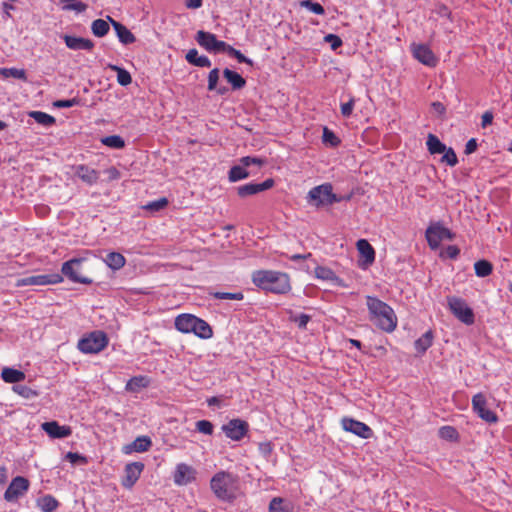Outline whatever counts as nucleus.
<instances>
[{
  "label": "nucleus",
  "mask_w": 512,
  "mask_h": 512,
  "mask_svg": "<svg viewBox=\"0 0 512 512\" xmlns=\"http://www.w3.org/2000/svg\"><path fill=\"white\" fill-rule=\"evenodd\" d=\"M167 205H168V199L165 197H161L155 201H151V202L147 203L144 206V209L152 211V212H157V211L164 209Z\"/></svg>",
  "instance_id": "49"
},
{
  "label": "nucleus",
  "mask_w": 512,
  "mask_h": 512,
  "mask_svg": "<svg viewBox=\"0 0 512 512\" xmlns=\"http://www.w3.org/2000/svg\"><path fill=\"white\" fill-rule=\"evenodd\" d=\"M7 480V469L4 466H0V485L4 484Z\"/></svg>",
  "instance_id": "64"
},
{
  "label": "nucleus",
  "mask_w": 512,
  "mask_h": 512,
  "mask_svg": "<svg viewBox=\"0 0 512 512\" xmlns=\"http://www.w3.org/2000/svg\"><path fill=\"white\" fill-rule=\"evenodd\" d=\"M221 429L227 438L233 441H240L247 435L249 424L245 420L236 418L228 421Z\"/></svg>",
  "instance_id": "11"
},
{
  "label": "nucleus",
  "mask_w": 512,
  "mask_h": 512,
  "mask_svg": "<svg viewBox=\"0 0 512 512\" xmlns=\"http://www.w3.org/2000/svg\"><path fill=\"white\" fill-rule=\"evenodd\" d=\"M36 504L42 512H54L59 506L58 500L49 494L38 498Z\"/></svg>",
  "instance_id": "30"
},
{
  "label": "nucleus",
  "mask_w": 512,
  "mask_h": 512,
  "mask_svg": "<svg viewBox=\"0 0 512 512\" xmlns=\"http://www.w3.org/2000/svg\"><path fill=\"white\" fill-rule=\"evenodd\" d=\"M439 437L445 440L455 441L458 439V432L452 426H442L439 429Z\"/></svg>",
  "instance_id": "44"
},
{
  "label": "nucleus",
  "mask_w": 512,
  "mask_h": 512,
  "mask_svg": "<svg viewBox=\"0 0 512 512\" xmlns=\"http://www.w3.org/2000/svg\"><path fill=\"white\" fill-rule=\"evenodd\" d=\"M175 328L184 334L193 333L201 339L213 336L211 326L203 319L192 314H180L175 318Z\"/></svg>",
  "instance_id": "4"
},
{
  "label": "nucleus",
  "mask_w": 512,
  "mask_h": 512,
  "mask_svg": "<svg viewBox=\"0 0 512 512\" xmlns=\"http://www.w3.org/2000/svg\"><path fill=\"white\" fill-rule=\"evenodd\" d=\"M144 464L142 462H131L124 467V476L121 479V485L131 490L136 482L139 480L143 470Z\"/></svg>",
  "instance_id": "14"
},
{
  "label": "nucleus",
  "mask_w": 512,
  "mask_h": 512,
  "mask_svg": "<svg viewBox=\"0 0 512 512\" xmlns=\"http://www.w3.org/2000/svg\"><path fill=\"white\" fill-rule=\"evenodd\" d=\"M460 253V249L455 245H450L445 249V254L450 259H455Z\"/></svg>",
  "instance_id": "59"
},
{
  "label": "nucleus",
  "mask_w": 512,
  "mask_h": 512,
  "mask_svg": "<svg viewBox=\"0 0 512 512\" xmlns=\"http://www.w3.org/2000/svg\"><path fill=\"white\" fill-rule=\"evenodd\" d=\"M152 445V441L148 436H139L132 443L126 445L123 448V452L125 454H130L132 452H146L150 449Z\"/></svg>",
  "instance_id": "25"
},
{
  "label": "nucleus",
  "mask_w": 512,
  "mask_h": 512,
  "mask_svg": "<svg viewBox=\"0 0 512 512\" xmlns=\"http://www.w3.org/2000/svg\"><path fill=\"white\" fill-rule=\"evenodd\" d=\"M240 162L244 167H249L252 164L261 166L264 164L265 161L261 158L245 156L240 159Z\"/></svg>",
  "instance_id": "57"
},
{
  "label": "nucleus",
  "mask_w": 512,
  "mask_h": 512,
  "mask_svg": "<svg viewBox=\"0 0 512 512\" xmlns=\"http://www.w3.org/2000/svg\"><path fill=\"white\" fill-rule=\"evenodd\" d=\"M210 488L216 498L231 503L239 495V478L233 473L219 471L211 478Z\"/></svg>",
  "instance_id": "2"
},
{
  "label": "nucleus",
  "mask_w": 512,
  "mask_h": 512,
  "mask_svg": "<svg viewBox=\"0 0 512 512\" xmlns=\"http://www.w3.org/2000/svg\"><path fill=\"white\" fill-rule=\"evenodd\" d=\"M212 296L216 299L221 300H237L240 301L244 298V295L242 292H215L212 293Z\"/></svg>",
  "instance_id": "50"
},
{
  "label": "nucleus",
  "mask_w": 512,
  "mask_h": 512,
  "mask_svg": "<svg viewBox=\"0 0 512 512\" xmlns=\"http://www.w3.org/2000/svg\"><path fill=\"white\" fill-rule=\"evenodd\" d=\"M13 390L18 393L19 395L25 397V398H30L32 396H35L36 395V392L33 391L30 387L26 386V385H17V386H14L13 387Z\"/></svg>",
  "instance_id": "56"
},
{
  "label": "nucleus",
  "mask_w": 512,
  "mask_h": 512,
  "mask_svg": "<svg viewBox=\"0 0 512 512\" xmlns=\"http://www.w3.org/2000/svg\"><path fill=\"white\" fill-rule=\"evenodd\" d=\"M186 61L194 66L197 67H210L211 61L207 56L199 55L197 49L193 48L188 50V52L185 55Z\"/></svg>",
  "instance_id": "26"
},
{
  "label": "nucleus",
  "mask_w": 512,
  "mask_h": 512,
  "mask_svg": "<svg viewBox=\"0 0 512 512\" xmlns=\"http://www.w3.org/2000/svg\"><path fill=\"white\" fill-rule=\"evenodd\" d=\"M105 263L112 270H119L124 267L126 263L125 257L118 252H110L104 259Z\"/></svg>",
  "instance_id": "32"
},
{
  "label": "nucleus",
  "mask_w": 512,
  "mask_h": 512,
  "mask_svg": "<svg viewBox=\"0 0 512 512\" xmlns=\"http://www.w3.org/2000/svg\"><path fill=\"white\" fill-rule=\"evenodd\" d=\"M107 68L117 73V82L121 86H128L129 84H131L132 77L127 70L114 64H108Z\"/></svg>",
  "instance_id": "35"
},
{
  "label": "nucleus",
  "mask_w": 512,
  "mask_h": 512,
  "mask_svg": "<svg viewBox=\"0 0 512 512\" xmlns=\"http://www.w3.org/2000/svg\"><path fill=\"white\" fill-rule=\"evenodd\" d=\"M472 409L483 421L489 424L498 421L496 413L487 408V400L483 393H477L472 397Z\"/></svg>",
  "instance_id": "12"
},
{
  "label": "nucleus",
  "mask_w": 512,
  "mask_h": 512,
  "mask_svg": "<svg viewBox=\"0 0 512 512\" xmlns=\"http://www.w3.org/2000/svg\"><path fill=\"white\" fill-rule=\"evenodd\" d=\"M447 305L450 312L465 325H472L475 322V315L473 310L469 307L467 302L457 296H448Z\"/></svg>",
  "instance_id": "6"
},
{
  "label": "nucleus",
  "mask_w": 512,
  "mask_h": 512,
  "mask_svg": "<svg viewBox=\"0 0 512 512\" xmlns=\"http://www.w3.org/2000/svg\"><path fill=\"white\" fill-rule=\"evenodd\" d=\"M74 169H75V175L79 179H81L84 183H86L90 186L96 184L99 180L100 173L97 170L90 168L87 165H84V164L77 165Z\"/></svg>",
  "instance_id": "23"
},
{
  "label": "nucleus",
  "mask_w": 512,
  "mask_h": 512,
  "mask_svg": "<svg viewBox=\"0 0 512 512\" xmlns=\"http://www.w3.org/2000/svg\"><path fill=\"white\" fill-rule=\"evenodd\" d=\"M301 6L307 8L309 11L317 15H323L325 13V10L321 4L311 0H303L301 2Z\"/></svg>",
  "instance_id": "51"
},
{
  "label": "nucleus",
  "mask_w": 512,
  "mask_h": 512,
  "mask_svg": "<svg viewBox=\"0 0 512 512\" xmlns=\"http://www.w3.org/2000/svg\"><path fill=\"white\" fill-rule=\"evenodd\" d=\"M109 23L103 19H96L91 24L92 33L96 37H104L109 32Z\"/></svg>",
  "instance_id": "37"
},
{
  "label": "nucleus",
  "mask_w": 512,
  "mask_h": 512,
  "mask_svg": "<svg viewBox=\"0 0 512 512\" xmlns=\"http://www.w3.org/2000/svg\"><path fill=\"white\" fill-rule=\"evenodd\" d=\"M249 177V172L246 170L244 166H233L228 174V179L230 182H237L242 179H246Z\"/></svg>",
  "instance_id": "39"
},
{
  "label": "nucleus",
  "mask_w": 512,
  "mask_h": 512,
  "mask_svg": "<svg viewBox=\"0 0 512 512\" xmlns=\"http://www.w3.org/2000/svg\"><path fill=\"white\" fill-rule=\"evenodd\" d=\"M85 261L86 258L79 257L64 262L61 267L62 275L74 283L91 284L93 280L82 274V265Z\"/></svg>",
  "instance_id": "7"
},
{
  "label": "nucleus",
  "mask_w": 512,
  "mask_h": 512,
  "mask_svg": "<svg viewBox=\"0 0 512 512\" xmlns=\"http://www.w3.org/2000/svg\"><path fill=\"white\" fill-rule=\"evenodd\" d=\"M366 306L369 320L380 330L391 333L397 327V316L391 306L377 297L367 295Z\"/></svg>",
  "instance_id": "1"
},
{
  "label": "nucleus",
  "mask_w": 512,
  "mask_h": 512,
  "mask_svg": "<svg viewBox=\"0 0 512 512\" xmlns=\"http://www.w3.org/2000/svg\"><path fill=\"white\" fill-rule=\"evenodd\" d=\"M433 338L434 335L432 330L426 331L420 338H418L414 342V346L417 352H419L420 354L425 353L427 349L432 346Z\"/></svg>",
  "instance_id": "33"
},
{
  "label": "nucleus",
  "mask_w": 512,
  "mask_h": 512,
  "mask_svg": "<svg viewBox=\"0 0 512 512\" xmlns=\"http://www.w3.org/2000/svg\"><path fill=\"white\" fill-rule=\"evenodd\" d=\"M223 76L230 83L233 90L242 89L246 85V80L239 73L228 68L223 70Z\"/></svg>",
  "instance_id": "27"
},
{
  "label": "nucleus",
  "mask_w": 512,
  "mask_h": 512,
  "mask_svg": "<svg viewBox=\"0 0 512 512\" xmlns=\"http://www.w3.org/2000/svg\"><path fill=\"white\" fill-rule=\"evenodd\" d=\"M60 2L63 4V9L67 11H77V12H84L87 9V4L76 1V0H60Z\"/></svg>",
  "instance_id": "43"
},
{
  "label": "nucleus",
  "mask_w": 512,
  "mask_h": 512,
  "mask_svg": "<svg viewBox=\"0 0 512 512\" xmlns=\"http://www.w3.org/2000/svg\"><path fill=\"white\" fill-rule=\"evenodd\" d=\"M323 143L329 144L331 147H336L340 144V139L335 135V133L328 129L327 127H324L323 129Z\"/></svg>",
  "instance_id": "48"
},
{
  "label": "nucleus",
  "mask_w": 512,
  "mask_h": 512,
  "mask_svg": "<svg viewBox=\"0 0 512 512\" xmlns=\"http://www.w3.org/2000/svg\"><path fill=\"white\" fill-rule=\"evenodd\" d=\"M223 52L228 53L230 56L236 58L240 63L252 64V60L247 58L241 51L235 49L229 44H226V47Z\"/></svg>",
  "instance_id": "46"
},
{
  "label": "nucleus",
  "mask_w": 512,
  "mask_h": 512,
  "mask_svg": "<svg viewBox=\"0 0 512 512\" xmlns=\"http://www.w3.org/2000/svg\"><path fill=\"white\" fill-rule=\"evenodd\" d=\"M101 142L110 147V148H114V149H122L124 146H125V141L123 140L122 137L118 136V135H111V136H107V137H104Z\"/></svg>",
  "instance_id": "42"
},
{
  "label": "nucleus",
  "mask_w": 512,
  "mask_h": 512,
  "mask_svg": "<svg viewBox=\"0 0 512 512\" xmlns=\"http://www.w3.org/2000/svg\"><path fill=\"white\" fill-rule=\"evenodd\" d=\"M63 39L66 46L71 50L91 51L94 48L93 41L88 38L64 35Z\"/></svg>",
  "instance_id": "24"
},
{
  "label": "nucleus",
  "mask_w": 512,
  "mask_h": 512,
  "mask_svg": "<svg viewBox=\"0 0 512 512\" xmlns=\"http://www.w3.org/2000/svg\"><path fill=\"white\" fill-rule=\"evenodd\" d=\"M106 172H107L110 180H117L120 178V172L115 167H110L109 169H107Z\"/></svg>",
  "instance_id": "62"
},
{
  "label": "nucleus",
  "mask_w": 512,
  "mask_h": 512,
  "mask_svg": "<svg viewBox=\"0 0 512 512\" xmlns=\"http://www.w3.org/2000/svg\"><path fill=\"white\" fill-rule=\"evenodd\" d=\"M185 5L189 9H197L202 6V0H186Z\"/></svg>",
  "instance_id": "63"
},
{
  "label": "nucleus",
  "mask_w": 512,
  "mask_h": 512,
  "mask_svg": "<svg viewBox=\"0 0 512 512\" xmlns=\"http://www.w3.org/2000/svg\"><path fill=\"white\" fill-rule=\"evenodd\" d=\"M413 56L422 64L434 67L436 66L438 59L432 52V50L424 44H413L412 45Z\"/></svg>",
  "instance_id": "19"
},
{
  "label": "nucleus",
  "mask_w": 512,
  "mask_h": 512,
  "mask_svg": "<svg viewBox=\"0 0 512 512\" xmlns=\"http://www.w3.org/2000/svg\"><path fill=\"white\" fill-rule=\"evenodd\" d=\"M441 162L449 165L450 167H454L457 165L458 158L453 148H445V151L443 152V156L441 158Z\"/></svg>",
  "instance_id": "45"
},
{
  "label": "nucleus",
  "mask_w": 512,
  "mask_h": 512,
  "mask_svg": "<svg viewBox=\"0 0 512 512\" xmlns=\"http://www.w3.org/2000/svg\"><path fill=\"white\" fill-rule=\"evenodd\" d=\"M290 319L297 324L300 329H305L311 317L308 314L291 316Z\"/></svg>",
  "instance_id": "55"
},
{
  "label": "nucleus",
  "mask_w": 512,
  "mask_h": 512,
  "mask_svg": "<svg viewBox=\"0 0 512 512\" xmlns=\"http://www.w3.org/2000/svg\"><path fill=\"white\" fill-rule=\"evenodd\" d=\"M475 274L478 277H487L493 271V265L487 260H478L474 263Z\"/></svg>",
  "instance_id": "38"
},
{
  "label": "nucleus",
  "mask_w": 512,
  "mask_h": 512,
  "mask_svg": "<svg viewBox=\"0 0 512 512\" xmlns=\"http://www.w3.org/2000/svg\"><path fill=\"white\" fill-rule=\"evenodd\" d=\"M150 380L147 376H134L130 378L125 386V390L128 392H138L143 388L148 387Z\"/></svg>",
  "instance_id": "28"
},
{
  "label": "nucleus",
  "mask_w": 512,
  "mask_h": 512,
  "mask_svg": "<svg viewBox=\"0 0 512 512\" xmlns=\"http://www.w3.org/2000/svg\"><path fill=\"white\" fill-rule=\"evenodd\" d=\"M63 281V276L59 273L33 275L22 278L18 281V286H44L50 284H59Z\"/></svg>",
  "instance_id": "13"
},
{
  "label": "nucleus",
  "mask_w": 512,
  "mask_h": 512,
  "mask_svg": "<svg viewBox=\"0 0 512 512\" xmlns=\"http://www.w3.org/2000/svg\"><path fill=\"white\" fill-rule=\"evenodd\" d=\"M41 428L53 439L66 438L72 434L70 426L60 425L57 421L44 422L41 424Z\"/></svg>",
  "instance_id": "20"
},
{
  "label": "nucleus",
  "mask_w": 512,
  "mask_h": 512,
  "mask_svg": "<svg viewBox=\"0 0 512 512\" xmlns=\"http://www.w3.org/2000/svg\"><path fill=\"white\" fill-rule=\"evenodd\" d=\"M308 198L310 201H313L316 206L329 205L338 201L332 191L331 184H322L312 188L308 192Z\"/></svg>",
  "instance_id": "9"
},
{
  "label": "nucleus",
  "mask_w": 512,
  "mask_h": 512,
  "mask_svg": "<svg viewBox=\"0 0 512 512\" xmlns=\"http://www.w3.org/2000/svg\"><path fill=\"white\" fill-rule=\"evenodd\" d=\"M325 42L330 44L332 50H336L342 46L341 38L336 34H328L324 37Z\"/></svg>",
  "instance_id": "54"
},
{
  "label": "nucleus",
  "mask_w": 512,
  "mask_h": 512,
  "mask_svg": "<svg viewBox=\"0 0 512 512\" xmlns=\"http://www.w3.org/2000/svg\"><path fill=\"white\" fill-rule=\"evenodd\" d=\"M1 377L6 383H18L23 381L26 376L25 373L20 370L5 367L2 369Z\"/></svg>",
  "instance_id": "31"
},
{
  "label": "nucleus",
  "mask_w": 512,
  "mask_h": 512,
  "mask_svg": "<svg viewBox=\"0 0 512 512\" xmlns=\"http://www.w3.org/2000/svg\"><path fill=\"white\" fill-rule=\"evenodd\" d=\"M107 20L112 24L119 41L124 44H132L136 41L134 34L122 23L114 20L112 17L107 16Z\"/></svg>",
  "instance_id": "22"
},
{
  "label": "nucleus",
  "mask_w": 512,
  "mask_h": 512,
  "mask_svg": "<svg viewBox=\"0 0 512 512\" xmlns=\"http://www.w3.org/2000/svg\"><path fill=\"white\" fill-rule=\"evenodd\" d=\"M196 479V470L185 463H180L176 466L173 480L178 486H186Z\"/></svg>",
  "instance_id": "17"
},
{
  "label": "nucleus",
  "mask_w": 512,
  "mask_h": 512,
  "mask_svg": "<svg viewBox=\"0 0 512 512\" xmlns=\"http://www.w3.org/2000/svg\"><path fill=\"white\" fill-rule=\"evenodd\" d=\"M30 116L38 123L43 126H51L55 123V118L42 111H32Z\"/></svg>",
  "instance_id": "40"
},
{
  "label": "nucleus",
  "mask_w": 512,
  "mask_h": 512,
  "mask_svg": "<svg viewBox=\"0 0 512 512\" xmlns=\"http://www.w3.org/2000/svg\"><path fill=\"white\" fill-rule=\"evenodd\" d=\"M274 186V180L272 178L266 179L262 183H247L237 188V194L241 198H246L268 190Z\"/></svg>",
  "instance_id": "18"
},
{
  "label": "nucleus",
  "mask_w": 512,
  "mask_h": 512,
  "mask_svg": "<svg viewBox=\"0 0 512 512\" xmlns=\"http://www.w3.org/2000/svg\"><path fill=\"white\" fill-rule=\"evenodd\" d=\"M355 105L354 97H350L349 100L345 103H342L340 106L341 114L345 118H349L352 115L353 109Z\"/></svg>",
  "instance_id": "53"
},
{
  "label": "nucleus",
  "mask_w": 512,
  "mask_h": 512,
  "mask_svg": "<svg viewBox=\"0 0 512 512\" xmlns=\"http://www.w3.org/2000/svg\"><path fill=\"white\" fill-rule=\"evenodd\" d=\"M220 71L218 68L212 69L208 74V86L207 89L209 91L217 90L218 94L226 93L227 89L225 87H221L217 89V84L219 81Z\"/></svg>",
  "instance_id": "36"
},
{
  "label": "nucleus",
  "mask_w": 512,
  "mask_h": 512,
  "mask_svg": "<svg viewBox=\"0 0 512 512\" xmlns=\"http://www.w3.org/2000/svg\"><path fill=\"white\" fill-rule=\"evenodd\" d=\"M108 345L107 335L102 331L91 332L78 342V349L85 354H96L104 350Z\"/></svg>",
  "instance_id": "5"
},
{
  "label": "nucleus",
  "mask_w": 512,
  "mask_h": 512,
  "mask_svg": "<svg viewBox=\"0 0 512 512\" xmlns=\"http://www.w3.org/2000/svg\"><path fill=\"white\" fill-rule=\"evenodd\" d=\"M425 236L429 247L433 250L437 249L443 240L454 238V234L439 222L431 224L426 229Z\"/></svg>",
  "instance_id": "8"
},
{
  "label": "nucleus",
  "mask_w": 512,
  "mask_h": 512,
  "mask_svg": "<svg viewBox=\"0 0 512 512\" xmlns=\"http://www.w3.org/2000/svg\"><path fill=\"white\" fill-rule=\"evenodd\" d=\"M356 248L361 258H363L362 267L366 268L373 264L375 261V250L366 239H359L356 242Z\"/></svg>",
  "instance_id": "21"
},
{
  "label": "nucleus",
  "mask_w": 512,
  "mask_h": 512,
  "mask_svg": "<svg viewBox=\"0 0 512 512\" xmlns=\"http://www.w3.org/2000/svg\"><path fill=\"white\" fill-rule=\"evenodd\" d=\"M29 485L30 483L25 477L17 476L13 478L4 493V499L8 502L17 500L28 491Z\"/></svg>",
  "instance_id": "15"
},
{
  "label": "nucleus",
  "mask_w": 512,
  "mask_h": 512,
  "mask_svg": "<svg viewBox=\"0 0 512 512\" xmlns=\"http://www.w3.org/2000/svg\"><path fill=\"white\" fill-rule=\"evenodd\" d=\"M0 75H2L4 78L13 77V78L20 79L23 81L27 80L26 72L24 69L0 68Z\"/></svg>",
  "instance_id": "41"
},
{
  "label": "nucleus",
  "mask_w": 512,
  "mask_h": 512,
  "mask_svg": "<svg viewBox=\"0 0 512 512\" xmlns=\"http://www.w3.org/2000/svg\"><path fill=\"white\" fill-rule=\"evenodd\" d=\"M252 282L259 288L273 293L284 294L290 291V278L288 274L272 271L257 270L252 273Z\"/></svg>",
  "instance_id": "3"
},
{
  "label": "nucleus",
  "mask_w": 512,
  "mask_h": 512,
  "mask_svg": "<svg viewBox=\"0 0 512 512\" xmlns=\"http://www.w3.org/2000/svg\"><path fill=\"white\" fill-rule=\"evenodd\" d=\"M79 100L77 98L66 99V100H57L54 102V106L57 108H69L77 105Z\"/></svg>",
  "instance_id": "58"
},
{
  "label": "nucleus",
  "mask_w": 512,
  "mask_h": 512,
  "mask_svg": "<svg viewBox=\"0 0 512 512\" xmlns=\"http://www.w3.org/2000/svg\"><path fill=\"white\" fill-rule=\"evenodd\" d=\"M196 42L210 53L223 52L226 47V42L218 40L216 35L210 32L199 30L195 36Z\"/></svg>",
  "instance_id": "10"
},
{
  "label": "nucleus",
  "mask_w": 512,
  "mask_h": 512,
  "mask_svg": "<svg viewBox=\"0 0 512 512\" xmlns=\"http://www.w3.org/2000/svg\"><path fill=\"white\" fill-rule=\"evenodd\" d=\"M477 141L475 138H471L467 141L465 145V154L469 155L476 151L477 149Z\"/></svg>",
  "instance_id": "60"
},
{
  "label": "nucleus",
  "mask_w": 512,
  "mask_h": 512,
  "mask_svg": "<svg viewBox=\"0 0 512 512\" xmlns=\"http://www.w3.org/2000/svg\"><path fill=\"white\" fill-rule=\"evenodd\" d=\"M427 149L430 154H442L445 151L446 145L443 144L437 136L429 134L426 141Z\"/></svg>",
  "instance_id": "34"
},
{
  "label": "nucleus",
  "mask_w": 512,
  "mask_h": 512,
  "mask_svg": "<svg viewBox=\"0 0 512 512\" xmlns=\"http://www.w3.org/2000/svg\"><path fill=\"white\" fill-rule=\"evenodd\" d=\"M341 425L345 431L351 432L363 439H368L373 435V431L368 425L353 418L344 417L341 420Z\"/></svg>",
  "instance_id": "16"
},
{
  "label": "nucleus",
  "mask_w": 512,
  "mask_h": 512,
  "mask_svg": "<svg viewBox=\"0 0 512 512\" xmlns=\"http://www.w3.org/2000/svg\"><path fill=\"white\" fill-rule=\"evenodd\" d=\"M492 121H493V113L491 111H486L482 115L481 126L483 128H485L488 125L492 124Z\"/></svg>",
  "instance_id": "61"
},
{
  "label": "nucleus",
  "mask_w": 512,
  "mask_h": 512,
  "mask_svg": "<svg viewBox=\"0 0 512 512\" xmlns=\"http://www.w3.org/2000/svg\"><path fill=\"white\" fill-rule=\"evenodd\" d=\"M269 512H294V505L281 497H274L270 501Z\"/></svg>",
  "instance_id": "29"
},
{
  "label": "nucleus",
  "mask_w": 512,
  "mask_h": 512,
  "mask_svg": "<svg viewBox=\"0 0 512 512\" xmlns=\"http://www.w3.org/2000/svg\"><path fill=\"white\" fill-rule=\"evenodd\" d=\"M315 277L321 280L332 281L335 273L328 267L317 266L314 270Z\"/></svg>",
  "instance_id": "47"
},
{
  "label": "nucleus",
  "mask_w": 512,
  "mask_h": 512,
  "mask_svg": "<svg viewBox=\"0 0 512 512\" xmlns=\"http://www.w3.org/2000/svg\"><path fill=\"white\" fill-rule=\"evenodd\" d=\"M213 424L208 420H199L196 422V430L205 435H211L213 433Z\"/></svg>",
  "instance_id": "52"
}]
</instances>
